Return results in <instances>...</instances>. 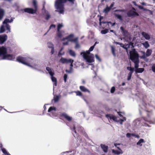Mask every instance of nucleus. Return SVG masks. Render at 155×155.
I'll use <instances>...</instances> for the list:
<instances>
[{"label": "nucleus", "instance_id": "f257e3e1", "mask_svg": "<svg viewBox=\"0 0 155 155\" xmlns=\"http://www.w3.org/2000/svg\"><path fill=\"white\" fill-rule=\"evenodd\" d=\"M74 0H55L54 6L57 12L59 14H64V4L69 2L74 3Z\"/></svg>", "mask_w": 155, "mask_h": 155}, {"label": "nucleus", "instance_id": "f03ea898", "mask_svg": "<svg viewBox=\"0 0 155 155\" xmlns=\"http://www.w3.org/2000/svg\"><path fill=\"white\" fill-rule=\"evenodd\" d=\"M0 57L2 60H12L15 58L13 55L7 54V49L4 46L0 47Z\"/></svg>", "mask_w": 155, "mask_h": 155}, {"label": "nucleus", "instance_id": "7ed1b4c3", "mask_svg": "<svg viewBox=\"0 0 155 155\" xmlns=\"http://www.w3.org/2000/svg\"><path fill=\"white\" fill-rule=\"evenodd\" d=\"M31 59L28 57H23L21 56L18 57L16 58V61L25 65L30 66V64L28 63Z\"/></svg>", "mask_w": 155, "mask_h": 155}, {"label": "nucleus", "instance_id": "20e7f679", "mask_svg": "<svg viewBox=\"0 0 155 155\" xmlns=\"http://www.w3.org/2000/svg\"><path fill=\"white\" fill-rule=\"evenodd\" d=\"M130 59L132 61L139 60V55L137 51L134 48L132 49L130 52Z\"/></svg>", "mask_w": 155, "mask_h": 155}, {"label": "nucleus", "instance_id": "39448f33", "mask_svg": "<svg viewBox=\"0 0 155 155\" xmlns=\"http://www.w3.org/2000/svg\"><path fill=\"white\" fill-rule=\"evenodd\" d=\"M83 54V58L86 60L87 62L91 63L94 61V56L93 54L89 56L87 55L85 52L81 53V54Z\"/></svg>", "mask_w": 155, "mask_h": 155}, {"label": "nucleus", "instance_id": "423d86ee", "mask_svg": "<svg viewBox=\"0 0 155 155\" xmlns=\"http://www.w3.org/2000/svg\"><path fill=\"white\" fill-rule=\"evenodd\" d=\"M127 14L128 17H130L132 18L139 15L138 13L136 12V11H133L131 10H129L127 12Z\"/></svg>", "mask_w": 155, "mask_h": 155}, {"label": "nucleus", "instance_id": "0eeeda50", "mask_svg": "<svg viewBox=\"0 0 155 155\" xmlns=\"http://www.w3.org/2000/svg\"><path fill=\"white\" fill-rule=\"evenodd\" d=\"M103 16H100V18L99 19V25L100 26H101V24H104V26L105 27H106L107 28H108L109 27V24H112V23L110 21L109 22H107V21H101V20L103 18Z\"/></svg>", "mask_w": 155, "mask_h": 155}, {"label": "nucleus", "instance_id": "6e6552de", "mask_svg": "<svg viewBox=\"0 0 155 155\" xmlns=\"http://www.w3.org/2000/svg\"><path fill=\"white\" fill-rule=\"evenodd\" d=\"M117 44L120 45H123V46L121 45V46L123 48L126 49V51L127 52L128 48L130 47V45H131L133 47H134L133 45V44L132 42H130L128 44H125L124 45H123L122 43H120L119 42H116Z\"/></svg>", "mask_w": 155, "mask_h": 155}, {"label": "nucleus", "instance_id": "1a4fd4ad", "mask_svg": "<svg viewBox=\"0 0 155 155\" xmlns=\"http://www.w3.org/2000/svg\"><path fill=\"white\" fill-rule=\"evenodd\" d=\"M145 109L144 110L146 112L147 114V117L150 118V116L153 114L152 110L149 109L147 107V105L146 104H145Z\"/></svg>", "mask_w": 155, "mask_h": 155}, {"label": "nucleus", "instance_id": "9d476101", "mask_svg": "<svg viewBox=\"0 0 155 155\" xmlns=\"http://www.w3.org/2000/svg\"><path fill=\"white\" fill-rule=\"evenodd\" d=\"M23 10L25 12L32 14L36 13L37 12L34 9L31 8H26L24 9Z\"/></svg>", "mask_w": 155, "mask_h": 155}, {"label": "nucleus", "instance_id": "9b49d317", "mask_svg": "<svg viewBox=\"0 0 155 155\" xmlns=\"http://www.w3.org/2000/svg\"><path fill=\"white\" fill-rule=\"evenodd\" d=\"M60 116L61 117H64L68 121H70L71 120L72 118L71 117L69 116L65 113H63L61 114Z\"/></svg>", "mask_w": 155, "mask_h": 155}, {"label": "nucleus", "instance_id": "f8f14e48", "mask_svg": "<svg viewBox=\"0 0 155 155\" xmlns=\"http://www.w3.org/2000/svg\"><path fill=\"white\" fill-rule=\"evenodd\" d=\"M105 117L107 119H110V120L112 119L114 121H117V117L113 114H107L106 115Z\"/></svg>", "mask_w": 155, "mask_h": 155}, {"label": "nucleus", "instance_id": "ddd939ff", "mask_svg": "<svg viewBox=\"0 0 155 155\" xmlns=\"http://www.w3.org/2000/svg\"><path fill=\"white\" fill-rule=\"evenodd\" d=\"M120 29L121 31L123 36L126 37H127L129 35V34L128 31L125 29L123 27H120Z\"/></svg>", "mask_w": 155, "mask_h": 155}, {"label": "nucleus", "instance_id": "4468645a", "mask_svg": "<svg viewBox=\"0 0 155 155\" xmlns=\"http://www.w3.org/2000/svg\"><path fill=\"white\" fill-rule=\"evenodd\" d=\"M7 39V36L6 35H0V44H3Z\"/></svg>", "mask_w": 155, "mask_h": 155}, {"label": "nucleus", "instance_id": "2eb2a0df", "mask_svg": "<svg viewBox=\"0 0 155 155\" xmlns=\"http://www.w3.org/2000/svg\"><path fill=\"white\" fill-rule=\"evenodd\" d=\"M71 59H67L63 58H61L60 60V61L62 64H67L69 63V62H71Z\"/></svg>", "mask_w": 155, "mask_h": 155}, {"label": "nucleus", "instance_id": "dca6fc26", "mask_svg": "<svg viewBox=\"0 0 155 155\" xmlns=\"http://www.w3.org/2000/svg\"><path fill=\"white\" fill-rule=\"evenodd\" d=\"M142 118L145 121L147 122L149 124H155V120H148L146 117H143Z\"/></svg>", "mask_w": 155, "mask_h": 155}, {"label": "nucleus", "instance_id": "f3484780", "mask_svg": "<svg viewBox=\"0 0 155 155\" xmlns=\"http://www.w3.org/2000/svg\"><path fill=\"white\" fill-rule=\"evenodd\" d=\"M101 147L103 151L105 153H107L108 151V147L105 144H101Z\"/></svg>", "mask_w": 155, "mask_h": 155}, {"label": "nucleus", "instance_id": "a211bd4d", "mask_svg": "<svg viewBox=\"0 0 155 155\" xmlns=\"http://www.w3.org/2000/svg\"><path fill=\"white\" fill-rule=\"evenodd\" d=\"M141 35L146 39L149 40L150 39V35L146 32H143L141 33Z\"/></svg>", "mask_w": 155, "mask_h": 155}, {"label": "nucleus", "instance_id": "6ab92c4d", "mask_svg": "<svg viewBox=\"0 0 155 155\" xmlns=\"http://www.w3.org/2000/svg\"><path fill=\"white\" fill-rule=\"evenodd\" d=\"M46 70L48 71L51 76H54V73L51 71V69L50 68L48 67H46Z\"/></svg>", "mask_w": 155, "mask_h": 155}, {"label": "nucleus", "instance_id": "aec40b11", "mask_svg": "<svg viewBox=\"0 0 155 155\" xmlns=\"http://www.w3.org/2000/svg\"><path fill=\"white\" fill-rule=\"evenodd\" d=\"M74 38V35L73 34H70L67 37L65 38V39L68 40L69 41H72Z\"/></svg>", "mask_w": 155, "mask_h": 155}, {"label": "nucleus", "instance_id": "412c9836", "mask_svg": "<svg viewBox=\"0 0 155 155\" xmlns=\"http://www.w3.org/2000/svg\"><path fill=\"white\" fill-rule=\"evenodd\" d=\"M51 79L52 81L54 82L53 85L54 86H56L57 85V80L56 78L53 76H51Z\"/></svg>", "mask_w": 155, "mask_h": 155}, {"label": "nucleus", "instance_id": "4be33fe9", "mask_svg": "<svg viewBox=\"0 0 155 155\" xmlns=\"http://www.w3.org/2000/svg\"><path fill=\"white\" fill-rule=\"evenodd\" d=\"M33 5L34 7V9L36 11L38 9V6L37 5V2L36 0H33L32 2Z\"/></svg>", "mask_w": 155, "mask_h": 155}, {"label": "nucleus", "instance_id": "5701e85b", "mask_svg": "<svg viewBox=\"0 0 155 155\" xmlns=\"http://www.w3.org/2000/svg\"><path fill=\"white\" fill-rule=\"evenodd\" d=\"M13 21V19L11 18L10 20L6 18L3 22V24H8V23H11Z\"/></svg>", "mask_w": 155, "mask_h": 155}, {"label": "nucleus", "instance_id": "b1692460", "mask_svg": "<svg viewBox=\"0 0 155 155\" xmlns=\"http://www.w3.org/2000/svg\"><path fill=\"white\" fill-rule=\"evenodd\" d=\"M112 152L115 154L119 155L120 154H122L123 152L122 150H121V151H118L117 150H115L114 149L112 150Z\"/></svg>", "mask_w": 155, "mask_h": 155}, {"label": "nucleus", "instance_id": "393cba45", "mask_svg": "<svg viewBox=\"0 0 155 155\" xmlns=\"http://www.w3.org/2000/svg\"><path fill=\"white\" fill-rule=\"evenodd\" d=\"M142 44L145 48H147L150 47V45L148 41H146L144 43H143Z\"/></svg>", "mask_w": 155, "mask_h": 155}, {"label": "nucleus", "instance_id": "a878e982", "mask_svg": "<svg viewBox=\"0 0 155 155\" xmlns=\"http://www.w3.org/2000/svg\"><path fill=\"white\" fill-rule=\"evenodd\" d=\"M144 71V68H137L135 70V72L137 73H141Z\"/></svg>", "mask_w": 155, "mask_h": 155}, {"label": "nucleus", "instance_id": "bb28decb", "mask_svg": "<svg viewBox=\"0 0 155 155\" xmlns=\"http://www.w3.org/2000/svg\"><path fill=\"white\" fill-rule=\"evenodd\" d=\"M135 64V68H138V67H139V60L137 61H133Z\"/></svg>", "mask_w": 155, "mask_h": 155}, {"label": "nucleus", "instance_id": "cd10ccee", "mask_svg": "<svg viewBox=\"0 0 155 155\" xmlns=\"http://www.w3.org/2000/svg\"><path fill=\"white\" fill-rule=\"evenodd\" d=\"M152 51L151 49H147L146 51V55L147 57L149 56L152 54Z\"/></svg>", "mask_w": 155, "mask_h": 155}, {"label": "nucleus", "instance_id": "c85d7f7f", "mask_svg": "<svg viewBox=\"0 0 155 155\" xmlns=\"http://www.w3.org/2000/svg\"><path fill=\"white\" fill-rule=\"evenodd\" d=\"M62 35V31L59 30L58 31H57V36L59 38H61Z\"/></svg>", "mask_w": 155, "mask_h": 155}, {"label": "nucleus", "instance_id": "c756f323", "mask_svg": "<svg viewBox=\"0 0 155 155\" xmlns=\"http://www.w3.org/2000/svg\"><path fill=\"white\" fill-rule=\"evenodd\" d=\"M4 13L3 10L0 9V21L4 15Z\"/></svg>", "mask_w": 155, "mask_h": 155}, {"label": "nucleus", "instance_id": "7c9ffc66", "mask_svg": "<svg viewBox=\"0 0 155 155\" xmlns=\"http://www.w3.org/2000/svg\"><path fill=\"white\" fill-rule=\"evenodd\" d=\"M111 9L108 6H107L103 10V12L105 13H107Z\"/></svg>", "mask_w": 155, "mask_h": 155}, {"label": "nucleus", "instance_id": "2f4dec72", "mask_svg": "<svg viewBox=\"0 0 155 155\" xmlns=\"http://www.w3.org/2000/svg\"><path fill=\"white\" fill-rule=\"evenodd\" d=\"M144 142V140L143 139H141L137 142V144L141 146H142V144H141V143Z\"/></svg>", "mask_w": 155, "mask_h": 155}, {"label": "nucleus", "instance_id": "473e14b6", "mask_svg": "<svg viewBox=\"0 0 155 155\" xmlns=\"http://www.w3.org/2000/svg\"><path fill=\"white\" fill-rule=\"evenodd\" d=\"M81 90L83 92L90 93V91L86 88H80Z\"/></svg>", "mask_w": 155, "mask_h": 155}, {"label": "nucleus", "instance_id": "72a5a7b5", "mask_svg": "<svg viewBox=\"0 0 155 155\" xmlns=\"http://www.w3.org/2000/svg\"><path fill=\"white\" fill-rule=\"evenodd\" d=\"M115 17L120 21H122L123 20L122 17L121 15L117 14H115Z\"/></svg>", "mask_w": 155, "mask_h": 155}, {"label": "nucleus", "instance_id": "f704fd0d", "mask_svg": "<svg viewBox=\"0 0 155 155\" xmlns=\"http://www.w3.org/2000/svg\"><path fill=\"white\" fill-rule=\"evenodd\" d=\"M2 152L5 155H10V154L5 149V148H2Z\"/></svg>", "mask_w": 155, "mask_h": 155}, {"label": "nucleus", "instance_id": "c9c22d12", "mask_svg": "<svg viewBox=\"0 0 155 155\" xmlns=\"http://www.w3.org/2000/svg\"><path fill=\"white\" fill-rule=\"evenodd\" d=\"M48 47L50 48H54L53 45L51 42H48L47 43Z\"/></svg>", "mask_w": 155, "mask_h": 155}, {"label": "nucleus", "instance_id": "e433bc0d", "mask_svg": "<svg viewBox=\"0 0 155 155\" xmlns=\"http://www.w3.org/2000/svg\"><path fill=\"white\" fill-rule=\"evenodd\" d=\"M127 69L128 70L130 71V72H131L132 73H133L134 70L133 68H132L131 67H127Z\"/></svg>", "mask_w": 155, "mask_h": 155}, {"label": "nucleus", "instance_id": "4c0bfd02", "mask_svg": "<svg viewBox=\"0 0 155 155\" xmlns=\"http://www.w3.org/2000/svg\"><path fill=\"white\" fill-rule=\"evenodd\" d=\"M56 108L55 107H51L49 108L48 110V112H50L53 110H56Z\"/></svg>", "mask_w": 155, "mask_h": 155}, {"label": "nucleus", "instance_id": "58836bf2", "mask_svg": "<svg viewBox=\"0 0 155 155\" xmlns=\"http://www.w3.org/2000/svg\"><path fill=\"white\" fill-rule=\"evenodd\" d=\"M108 31V29H106L103 30H102L101 31V33L102 34H106L107 33Z\"/></svg>", "mask_w": 155, "mask_h": 155}, {"label": "nucleus", "instance_id": "ea45409f", "mask_svg": "<svg viewBox=\"0 0 155 155\" xmlns=\"http://www.w3.org/2000/svg\"><path fill=\"white\" fill-rule=\"evenodd\" d=\"M111 51H112V53L113 54V55L114 56H116V54H115V48H114V47H113L112 46L111 47Z\"/></svg>", "mask_w": 155, "mask_h": 155}, {"label": "nucleus", "instance_id": "a19ab883", "mask_svg": "<svg viewBox=\"0 0 155 155\" xmlns=\"http://www.w3.org/2000/svg\"><path fill=\"white\" fill-rule=\"evenodd\" d=\"M69 54L71 55L72 56H75V52L72 50H70L69 51Z\"/></svg>", "mask_w": 155, "mask_h": 155}, {"label": "nucleus", "instance_id": "79ce46f5", "mask_svg": "<svg viewBox=\"0 0 155 155\" xmlns=\"http://www.w3.org/2000/svg\"><path fill=\"white\" fill-rule=\"evenodd\" d=\"M5 31V28L2 25L0 28V33H3Z\"/></svg>", "mask_w": 155, "mask_h": 155}, {"label": "nucleus", "instance_id": "37998d69", "mask_svg": "<svg viewBox=\"0 0 155 155\" xmlns=\"http://www.w3.org/2000/svg\"><path fill=\"white\" fill-rule=\"evenodd\" d=\"M132 73L131 72H129L127 76V80L128 81H129L131 79V77L132 76Z\"/></svg>", "mask_w": 155, "mask_h": 155}, {"label": "nucleus", "instance_id": "c03bdc74", "mask_svg": "<svg viewBox=\"0 0 155 155\" xmlns=\"http://www.w3.org/2000/svg\"><path fill=\"white\" fill-rule=\"evenodd\" d=\"M63 25L62 24H59L57 26V30L58 31L60 30V29L63 27Z\"/></svg>", "mask_w": 155, "mask_h": 155}, {"label": "nucleus", "instance_id": "a18cd8bd", "mask_svg": "<svg viewBox=\"0 0 155 155\" xmlns=\"http://www.w3.org/2000/svg\"><path fill=\"white\" fill-rule=\"evenodd\" d=\"M5 24V27L6 28V29L8 30L9 32H10V25L8 24Z\"/></svg>", "mask_w": 155, "mask_h": 155}, {"label": "nucleus", "instance_id": "49530a36", "mask_svg": "<svg viewBox=\"0 0 155 155\" xmlns=\"http://www.w3.org/2000/svg\"><path fill=\"white\" fill-rule=\"evenodd\" d=\"M59 99V97L58 96H56L54 98V100L55 102H58Z\"/></svg>", "mask_w": 155, "mask_h": 155}, {"label": "nucleus", "instance_id": "de8ad7c7", "mask_svg": "<svg viewBox=\"0 0 155 155\" xmlns=\"http://www.w3.org/2000/svg\"><path fill=\"white\" fill-rule=\"evenodd\" d=\"M126 10L125 9H116L114 11L115 12H125Z\"/></svg>", "mask_w": 155, "mask_h": 155}, {"label": "nucleus", "instance_id": "09e8293b", "mask_svg": "<svg viewBox=\"0 0 155 155\" xmlns=\"http://www.w3.org/2000/svg\"><path fill=\"white\" fill-rule=\"evenodd\" d=\"M75 92L76 93L77 96H81L82 95L81 93L79 91H75Z\"/></svg>", "mask_w": 155, "mask_h": 155}, {"label": "nucleus", "instance_id": "8fccbe9b", "mask_svg": "<svg viewBox=\"0 0 155 155\" xmlns=\"http://www.w3.org/2000/svg\"><path fill=\"white\" fill-rule=\"evenodd\" d=\"M67 77L68 75L67 74H64V78L65 82H66V81Z\"/></svg>", "mask_w": 155, "mask_h": 155}, {"label": "nucleus", "instance_id": "3c124183", "mask_svg": "<svg viewBox=\"0 0 155 155\" xmlns=\"http://www.w3.org/2000/svg\"><path fill=\"white\" fill-rule=\"evenodd\" d=\"M152 71L155 73V64H153L151 67Z\"/></svg>", "mask_w": 155, "mask_h": 155}, {"label": "nucleus", "instance_id": "603ef678", "mask_svg": "<svg viewBox=\"0 0 155 155\" xmlns=\"http://www.w3.org/2000/svg\"><path fill=\"white\" fill-rule=\"evenodd\" d=\"M50 18V15L48 14H47L46 15L45 18L46 20H48L49 18Z\"/></svg>", "mask_w": 155, "mask_h": 155}, {"label": "nucleus", "instance_id": "864d4df0", "mask_svg": "<svg viewBox=\"0 0 155 155\" xmlns=\"http://www.w3.org/2000/svg\"><path fill=\"white\" fill-rule=\"evenodd\" d=\"M94 47H95V46L94 45L93 46H91L90 48H89V51H92L93 50V49H94Z\"/></svg>", "mask_w": 155, "mask_h": 155}, {"label": "nucleus", "instance_id": "5fc2aeb1", "mask_svg": "<svg viewBox=\"0 0 155 155\" xmlns=\"http://www.w3.org/2000/svg\"><path fill=\"white\" fill-rule=\"evenodd\" d=\"M143 126H145V127H150V126L149 125V124L146 123H143Z\"/></svg>", "mask_w": 155, "mask_h": 155}, {"label": "nucleus", "instance_id": "6e6d98bb", "mask_svg": "<svg viewBox=\"0 0 155 155\" xmlns=\"http://www.w3.org/2000/svg\"><path fill=\"white\" fill-rule=\"evenodd\" d=\"M71 62H69V63H70V68H71L72 67H73V63L74 61L73 60H72V59H71Z\"/></svg>", "mask_w": 155, "mask_h": 155}, {"label": "nucleus", "instance_id": "4d7b16f0", "mask_svg": "<svg viewBox=\"0 0 155 155\" xmlns=\"http://www.w3.org/2000/svg\"><path fill=\"white\" fill-rule=\"evenodd\" d=\"M75 129H76V128H75V127L74 126L73 127V128L71 129L72 130L74 131L75 133L76 134L77 133V132H76V131Z\"/></svg>", "mask_w": 155, "mask_h": 155}, {"label": "nucleus", "instance_id": "13d9d810", "mask_svg": "<svg viewBox=\"0 0 155 155\" xmlns=\"http://www.w3.org/2000/svg\"><path fill=\"white\" fill-rule=\"evenodd\" d=\"M124 120L122 119H120L118 122H119L121 124H122L124 121Z\"/></svg>", "mask_w": 155, "mask_h": 155}, {"label": "nucleus", "instance_id": "bf43d9fd", "mask_svg": "<svg viewBox=\"0 0 155 155\" xmlns=\"http://www.w3.org/2000/svg\"><path fill=\"white\" fill-rule=\"evenodd\" d=\"M55 27L56 26L54 24H52L50 26L49 30L50 29L52 28H55Z\"/></svg>", "mask_w": 155, "mask_h": 155}, {"label": "nucleus", "instance_id": "052dcab7", "mask_svg": "<svg viewBox=\"0 0 155 155\" xmlns=\"http://www.w3.org/2000/svg\"><path fill=\"white\" fill-rule=\"evenodd\" d=\"M115 88H111L110 90V92L111 93H113L115 91Z\"/></svg>", "mask_w": 155, "mask_h": 155}, {"label": "nucleus", "instance_id": "680f3d73", "mask_svg": "<svg viewBox=\"0 0 155 155\" xmlns=\"http://www.w3.org/2000/svg\"><path fill=\"white\" fill-rule=\"evenodd\" d=\"M137 6L140 9H143V7L142 6L140 5H137Z\"/></svg>", "mask_w": 155, "mask_h": 155}, {"label": "nucleus", "instance_id": "e2e57ef3", "mask_svg": "<svg viewBox=\"0 0 155 155\" xmlns=\"http://www.w3.org/2000/svg\"><path fill=\"white\" fill-rule=\"evenodd\" d=\"M95 56L96 59L99 60H101L100 57L97 54H96Z\"/></svg>", "mask_w": 155, "mask_h": 155}, {"label": "nucleus", "instance_id": "0e129e2a", "mask_svg": "<svg viewBox=\"0 0 155 155\" xmlns=\"http://www.w3.org/2000/svg\"><path fill=\"white\" fill-rule=\"evenodd\" d=\"M114 2H113L110 5V6L109 7L110 9L112 7H113L114 5Z\"/></svg>", "mask_w": 155, "mask_h": 155}, {"label": "nucleus", "instance_id": "69168bd1", "mask_svg": "<svg viewBox=\"0 0 155 155\" xmlns=\"http://www.w3.org/2000/svg\"><path fill=\"white\" fill-rule=\"evenodd\" d=\"M54 52V47L51 48V54H53Z\"/></svg>", "mask_w": 155, "mask_h": 155}, {"label": "nucleus", "instance_id": "338daca9", "mask_svg": "<svg viewBox=\"0 0 155 155\" xmlns=\"http://www.w3.org/2000/svg\"><path fill=\"white\" fill-rule=\"evenodd\" d=\"M144 10H147V11H149L150 12V14L151 15H152L153 14V12L151 10H148V9H144Z\"/></svg>", "mask_w": 155, "mask_h": 155}, {"label": "nucleus", "instance_id": "774afa93", "mask_svg": "<svg viewBox=\"0 0 155 155\" xmlns=\"http://www.w3.org/2000/svg\"><path fill=\"white\" fill-rule=\"evenodd\" d=\"M68 41H67L66 42H64L63 43V45H68Z\"/></svg>", "mask_w": 155, "mask_h": 155}]
</instances>
